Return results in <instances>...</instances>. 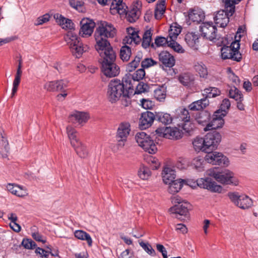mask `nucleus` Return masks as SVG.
I'll list each match as a JSON object with an SVG mask.
<instances>
[{"label": "nucleus", "mask_w": 258, "mask_h": 258, "mask_svg": "<svg viewBox=\"0 0 258 258\" xmlns=\"http://www.w3.org/2000/svg\"><path fill=\"white\" fill-rule=\"evenodd\" d=\"M156 132L159 136L169 139L177 140L182 137L180 131L177 127H165L159 128L156 130Z\"/></svg>", "instance_id": "obj_14"}, {"label": "nucleus", "mask_w": 258, "mask_h": 258, "mask_svg": "<svg viewBox=\"0 0 258 258\" xmlns=\"http://www.w3.org/2000/svg\"><path fill=\"white\" fill-rule=\"evenodd\" d=\"M199 37L195 33H188L185 36L186 44L193 50H197L199 45Z\"/></svg>", "instance_id": "obj_27"}, {"label": "nucleus", "mask_w": 258, "mask_h": 258, "mask_svg": "<svg viewBox=\"0 0 258 258\" xmlns=\"http://www.w3.org/2000/svg\"><path fill=\"white\" fill-rule=\"evenodd\" d=\"M145 76V71L144 69H140L136 71L133 74H130L127 78L131 77L135 81H139L142 80Z\"/></svg>", "instance_id": "obj_52"}, {"label": "nucleus", "mask_w": 258, "mask_h": 258, "mask_svg": "<svg viewBox=\"0 0 258 258\" xmlns=\"http://www.w3.org/2000/svg\"><path fill=\"white\" fill-rule=\"evenodd\" d=\"M205 18L204 12L200 9H194L189 11L188 13V18L194 22L199 23Z\"/></svg>", "instance_id": "obj_28"}, {"label": "nucleus", "mask_w": 258, "mask_h": 258, "mask_svg": "<svg viewBox=\"0 0 258 258\" xmlns=\"http://www.w3.org/2000/svg\"><path fill=\"white\" fill-rule=\"evenodd\" d=\"M197 185L205 189H207L212 192L221 193L223 190L221 185L218 184L211 178L206 177L201 178L197 180Z\"/></svg>", "instance_id": "obj_13"}, {"label": "nucleus", "mask_w": 258, "mask_h": 258, "mask_svg": "<svg viewBox=\"0 0 258 258\" xmlns=\"http://www.w3.org/2000/svg\"><path fill=\"white\" fill-rule=\"evenodd\" d=\"M67 133L71 146H75L77 142L80 141L77 137L78 132L74 127L69 125L67 127Z\"/></svg>", "instance_id": "obj_31"}, {"label": "nucleus", "mask_w": 258, "mask_h": 258, "mask_svg": "<svg viewBox=\"0 0 258 258\" xmlns=\"http://www.w3.org/2000/svg\"><path fill=\"white\" fill-rule=\"evenodd\" d=\"M241 0H222L225 5L226 10L232 16L235 12V5L238 3Z\"/></svg>", "instance_id": "obj_44"}, {"label": "nucleus", "mask_w": 258, "mask_h": 258, "mask_svg": "<svg viewBox=\"0 0 258 258\" xmlns=\"http://www.w3.org/2000/svg\"><path fill=\"white\" fill-rule=\"evenodd\" d=\"M66 42L71 52L77 58H80L83 53L89 49L87 45L81 41L77 31H68L66 33Z\"/></svg>", "instance_id": "obj_4"}, {"label": "nucleus", "mask_w": 258, "mask_h": 258, "mask_svg": "<svg viewBox=\"0 0 258 258\" xmlns=\"http://www.w3.org/2000/svg\"><path fill=\"white\" fill-rule=\"evenodd\" d=\"M221 139V135L217 132L207 134L204 138L197 137L192 141L194 150L196 152H208L213 150Z\"/></svg>", "instance_id": "obj_1"}, {"label": "nucleus", "mask_w": 258, "mask_h": 258, "mask_svg": "<svg viewBox=\"0 0 258 258\" xmlns=\"http://www.w3.org/2000/svg\"><path fill=\"white\" fill-rule=\"evenodd\" d=\"M165 11V6L162 4H157L155 10V17L156 19H160Z\"/></svg>", "instance_id": "obj_59"}, {"label": "nucleus", "mask_w": 258, "mask_h": 258, "mask_svg": "<svg viewBox=\"0 0 258 258\" xmlns=\"http://www.w3.org/2000/svg\"><path fill=\"white\" fill-rule=\"evenodd\" d=\"M185 182L184 180L178 179L174 181L169 183L168 191L171 194H174L178 192L182 188L183 183Z\"/></svg>", "instance_id": "obj_36"}, {"label": "nucleus", "mask_w": 258, "mask_h": 258, "mask_svg": "<svg viewBox=\"0 0 258 258\" xmlns=\"http://www.w3.org/2000/svg\"><path fill=\"white\" fill-rule=\"evenodd\" d=\"M224 117L219 111H215L213 115L212 121L207 124L204 128V131H208L222 127L224 124Z\"/></svg>", "instance_id": "obj_19"}, {"label": "nucleus", "mask_w": 258, "mask_h": 258, "mask_svg": "<svg viewBox=\"0 0 258 258\" xmlns=\"http://www.w3.org/2000/svg\"><path fill=\"white\" fill-rule=\"evenodd\" d=\"M221 43L223 46L221 49V57L223 59H231L239 61L241 59V55L239 52L240 47L238 41H233L230 46H226L225 41L226 39L222 38Z\"/></svg>", "instance_id": "obj_6"}, {"label": "nucleus", "mask_w": 258, "mask_h": 258, "mask_svg": "<svg viewBox=\"0 0 258 258\" xmlns=\"http://www.w3.org/2000/svg\"><path fill=\"white\" fill-rule=\"evenodd\" d=\"M209 104V101L206 98L196 101L189 105L190 110L195 111L200 110L206 107Z\"/></svg>", "instance_id": "obj_37"}, {"label": "nucleus", "mask_w": 258, "mask_h": 258, "mask_svg": "<svg viewBox=\"0 0 258 258\" xmlns=\"http://www.w3.org/2000/svg\"><path fill=\"white\" fill-rule=\"evenodd\" d=\"M127 35L123 39V43L136 45L141 42V38L139 35V31L135 28L130 27L126 29Z\"/></svg>", "instance_id": "obj_16"}, {"label": "nucleus", "mask_w": 258, "mask_h": 258, "mask_svg": "<svg viewBox=\"0 0 258 258\" xmlns=\"http://www.w3.org/2000/svg\"><path fill=\"white\" fill-rule=\"evenodd\" d=\"M101 44V46H98V44L95 46L96 50L101 57V63L115 61L116 53L110 46V43Z\"/></svg>", "instance_id": "obj_9"}, {"label": "nucleus", "mask_w": 258, "mask_h": 258, "mask_svg": "<svg viewBox=\"0 0 258 258\" xmlns=\"http://www.w3.org/2000/svg\"><path fill=\"white\" fill-rule=\"evenodd\" d=\"M64 83L62 80L57 81H51L46 83L44 85V88L47 91H61L63 88Z\"/></svg>", "instance_id": "obj_30"}, {"label": "nucleus", "mask_w": 258, "mask_h": 258, "mask_svg": "<svg viewBox=\"0 0 258 258\" xmlns=\"http://www.w3.org/2000/svg\"><path fill=\"white\" fill-rule=\"evenodd\" d=\"M74 149L77 154L81 158H85L88 157L89 152L87 146L81 141H79L75 145V146H72Z\"/></svg>", "instance_id": "obj_32"}, {"label": "nucleus", "mask_w": 258, "mask_h": 258, "mask_svg": "<svg viewBox=\"0 0 258 258\" xmlns=\"http://www.w3.org/2000/svg\"><path fill=\"white\" fill-rule=\"evenodd\" d=\"M207 153L205 157V161L212 165H216L220 152L215 151Z\"/></svg>", "instance_id": "obj_43"}, {"label": "nucleus", "mask_w": 258, "mask_h": 258, "mask_svg": "<svg viewBox=\"0 0 258 258\" xmlns=\"http://www.w3.org/2000/svg\"><path fill=\"white\" fill-rule=\"evenodd\" d=\"M178 80L183 85L188 86L193 83L194 78L189 73H183L179 76Z\"/></svg>", "instance_id": "obj_39"}, {"label": "nucleus", "mask_w": 258, "mask_h": 258, "mask_svg": "<svg viewBox=\"0 0 258 258\" xmlns=\"http://www.w3.org/2000/svg\"><path fill=\"white\" fill-rule=\"evenodd\" d=\"M101 72L107 77H114L119 74V68L115 61L101 63Z\"/></svg>", "instance_id": "obj_18"}, {"label": "nucleus", "mask_w": 258, "mask_h": 258, "mask_svg": "<svg viewBox=\"0 0 258 258\" xmlns=\"http://www.w3.org/2000/svg\"><path fill=\"white\" fill-rule=\"evenodd\" d=\"M229 16H231L229 12L223 10L219 11L214 17L215 23L220 27H225L229 21Z\"/></svg>", "instance_id": "obj_22"}, {"label": "nucleus", "mask_w": 258, "mask_h": 258, "mask_svg": "<svg viewBox=\"0 0 258 258\" xmlns=\"http://www.w3.org/2000/svg\"><path fill=\"white\" fill-rule=\"evenodd\" d=\"M151 175L150 169L144 165L141 166L138 171V176L143 180H147Z\"/></svg>", "instance_id": "obj_48"}, {"label": "nucleus", "mask_w": 258, "mask_h": 258, "mask_svg": "<svg viewBox=\"0 0 258 258\" xmlns=\"http://www.w3.org/2000/svg\"><path fill=\"white\" fill-rule=\"evenodd\" d=\"M75 237L79 240L86 241L89 247L92 246L93 240L89 234L82 230H77L74 232Z\"/></svg>", "instance_id": "obj_34"}, {"label": "nucleus", "mask_w": 258, "mask_h": 258, "mask_svg": "<svg viewBox=\"0 0 258 258\" xmlns=\"http://www.w3.org/2000/svg\"><path fill=\"white\" fill-rule=\"evenodd\" d=\"M190 204L187 202H183L181 204L174 205L170 208V211L175 214H179L180 216H186L188 213V209Z\"/></svg>", "instance_id": "obj_26"}, {"label": "nucleus", "mask_w": 258, "mask_h": 258, "mask_svg": "<svg viewBox=\"0 0 258 258\" xmlns=\"http://www.w3.org/2000/svg\"><path fill=\"white\" fill-rule=\"evenodd\" d=\"M127 83L126 78H123L122 81L114 79L111 80L108 84L107 90V97L109 101L112 103L115 102L122 96L126 98L127 94L125 92V84Z\"/></svg>", "instance_id": "obj_5"}, {"label": "nucleus", "mask_w": 258, "mask_h": 258, "mask_svg": "<svg viewBox=\"0 0 258 258\" xmlns=\"http://www.w3.org/2000/svg\"><path fill=\"white\" fill-rule=\"evenodd\" d=\"M156 118V116L150 111L143 113L139 120V125L142 129H146L150 127Z\"/></svg>", "instance_id": "obj_21"}, {"label": "nucleus", "mask_w": 258, "mask_h": 258, "mask_svg": "<svg viewBox=\"0 0 258 258\" xmlns=\"http://www.w3.org/2000/svg\"><path fill=\"white\" fill-rule=\"evenodd\" d=\"M116 33V29L112 24L105 21L98 22L94 33L96 44L100 46L101 44L109 43L108 38L114 37Z\"/></svg>", "instance_id": "obj_3"}, {"label": "nucleus", "mask_w": 258, "mask_h": 258, "mask_svg": "<svg viewBox=\"0 0 258 258\" xmlns=\"http://www.w3.org/2000/svg\"><path fill=\"white\" fill-rule=\"evenodd\" d=\"M123 0H112L110 7V13L112 15L118 14L120 16L125 15V10L127 7Z\"/></svg>", "instance_id": "obj_20"}, {"label": "nucleus", "mask_w": 258, "mask_h": 258, "mask_svg": "<svg viewBox=\"0 0 258 258\" xmlns=\"http://www.w3.org/2000/svg\"><path fill=\"white\" fill-rule=\"evenodd\" d=\"M152 33L150 30H146L143 36L142 45L143 48H147L151 45Z\"/></svg>", "instance_id": "obj_49"}, {"label": "nucleus", "mask_w": 258, "mask_h": 258, "mask_svg": "<svg viewBox=\"0 0 258 258\" xmlns=\"http://www.w3.org/2000/svg\"><path fill=\"white\" fill-rule=\"evenodd\" d=\"M81 28L79 33L84 38H87L90 36L94 30L95 26V23L92 20L88 18H83L81 22Z\"/></svg>", "instance_id": "obj_17"}, {"label": "nucleus", "mask_w": 258, "mask_h": 258, "mask_svg": "<svg viewBox=\"0 0 258 258\" xmlns=\"http://www.w3.org/2000/svg\"><path fill=\"white\" fill-rule=\"evenodd\" d=\"M139 244L148 254L152 256L156 255L155 250L148 242H144L142 241L139 242Z\"/></svg>", "instance_id": "obj_53"}, {"label": "nucleus", "mask_w": 258, "mask_h": 258, "mask_svg": "<svg viewBox=\"0 0 258 258\" xmlns=\"http://www.w3.org/2000/svg\"><path fill=\"white\" fill-rule=\"evenodd\" d=\"M6 187L12 194L18 197H24L28 195L27 189L23 186L17 184L8 183Z\"/></svg>", "instance_id": "obj_23"}, {"label": "nucleus", "mask_w": 258, "mask_h": 258, "mask_svg": "<svg viewBox=\"0 0 258 258\" xmlns=\"http://www.w3.org/2000/svg\"><path fill=\"white\" fill-rule=\"evenodd\" d=\"M147 161L153 169H157L160 166L158 160L154 157L149 156L147 158Z\"/></svg>", "instance_id": "obj_62"}, {"label": "nucleus", "mask_w": 258, "mask_h": 258, "mask_svg": "<svg viewBox=\"0 0 258 258\" xmlns=\"http://www.w3.org/2000/svg\"><path fill=\"white\" fill-rule=\"evenodd\" d=\"M162 177L163 182L167 184L175 180V171L171 167H164L162 172Z\"/></svg>", "instance_id": "obj_25"}, {"label": "nucleus", "mask_w": 258, "mask_h": 258, "mask_svg": "<svg viewBox=\"0 0 258 258\" xmlns=\"http://www.w3.org/2000/svg\"><path fill=\"white\" fill-rule=\"evenodd\" d=\"M90 118L89 113L84 111L74 110L69 115L68 122L74 124L84 126Z\"/></svg>", "instance_id": "obj_10"}, {"label": "nucleus", "mask_w": 258, "mask_h": 258, "mask_svg": "<svg viewBox=\"0 0 258 258\" xmlns=\"http://www.w3.org/2000/svg\"><path fill=\"white\" fill-rule=\"evenodd\" d=\"M181 31V28L179 26H177L176 24H173L170 27L169 30L168 38L169 40H175Z\"/></svg>", "instance_id": "obj_40"}, {"label": "nucleus", "mask_w": 258, "mask_h": 258, "mask_svg": "<svg viewBox=\"0 0 258 258\" xmlns=\"http://www.w3.org/2000/svg\"><path fill=\"white\" fill-rule=\"evenodd\" d=\"M230 105L231 103L229 100L225 98L222 100L220 109L216 111H219L221 114H222L223 116H225L227 114V111L229 110Z\"/></svg>", "instance_id": "obj_51"}, {"label": "nucleus", "mask_w": 258, "mask_h": 258, "mask_svg": "<svg viewBox=\"0 0 258 258\" xmlns=\"http://www.w3.org/2000/svg\"><path fill=\"white\" fill-rule=\"evenodd\" d=\"M22 244L25 248L27 249H33L36 246L35 242L29 239H23Z\"/></svg>", "instance_id": "obj_64"}, {"label": "nucleus", "mask_w": 258, "mask_h": 258, "mask_svg": "<svg viewBox=\"0 0 258 258\" xmlns=\"http://www.w3.org/2000/svg\"><path fill=\"white\" fill-rule=\"evenodd\" d=\"M131 132V125L128 122H122L118 126L116 133L118 146L123 147L127 141Z\"/></svg>", "instance_id": "obj_11"}, {"label": "nucleus", "mask_w": 258, "mask_h": 258, "mask_svg": "<svg viewBox=\"0 0 258 258\" xmlns=\"http://www.w3.org/2000/svg\"><path fill=\"white\" fill-rule=\"evenodd\" d=\"M229 96L236 101H243V95L241 92L236 87H233L229 90Z\"/></svg>", "instance_id": "obj_47"}, {"label": "nucleus", "mask_w": 258, "mask_h": 258, "mask_svg": "<svg viewBox=\"0 0 258 258\" xmlns=\"http://www.w3.org/2000/svg\"><path fill=\"white\" fill-rule=\"evenodd\" d=\"M194 70L201 78H207L208 72L206 65L202 61L195 62L194 66Z\"/></svg>", "instance_id": "obj_35"}, {"label": "nucleus", "mask_w": 258, "mask_h": 258, "mask_svg": "<svg viewBox=\"0 0 258 258\" xmlns=\"http://www.w3.org/2000/svg\"><path fill=\"white\" fill-rule=\"evenodd\" d=\"M159 60L164 66L167 68H172L175 63L174 56L166 51H163L159 53Z\"/></svg>", "instance_id": "obj_24"}, {"label": "nucleus", "mask_w": 258, "mask_h": 258, "mask_svg": "<svg viewBox=\"0 0 258 258\" xmlns=\"http://www.w3.org/2000/svg\"><path fill=\"white\" fill-rule=\"evenodd\" d=\"M217 161L216 165L227 167L230 165V161L228 158L221 152Z\"/></svg>", "instance_id": "obj_54"}, {"label": "nucleus", "mask_w": 258, "mask_h": 258, "mask_svg": "<svg viewBox=\"0 0 258 258\" xmlns=\"http://www.w3.org/2000/svg\"><path fill=\"white\" fill-rule=\"evenodd\" d=\"M211 118L210 113L207 111H202L197 115L196 120L197 122L201 125H207Z\"/></svg>", "instance_id": "obj_38"}, {"label": "nucleus", "mask_w": 258, "mask_h": 258, "mask_svg": "<svg viewBox=\"0 0 258 258\" xmlns=\"http://www.w3.org/2000/svg\"><path fill=\"white\" fill-rule=\"evenodd\" d=\"M227 196L235 206L241 209H248L253 206L252 200L245 194L240 195L238 192H229Z\"/></svg>", "instance_id": "obj_8"}, {"label": "nucleus", "mask_w": 258, "mask_h": 258, "mask_svg": "<svg viewBox=\"0 0 258 258\" xmlns=\"http://www.w3.org/2000/svg\"><path fill=\"white\" fill-rule=\"evenodd\" d=\"M52 15V14L50 15L49 13H46L44 15L38 17L34 23L35 25H41L48 22L50 20L51 16Z\"/></svg>", "instance_id": "obj_55"}, {"label": "nucleus", "mask_w": 258, "mask_h": 258, "mask_svg": "<svg viewBox=\"0 0 258 258\" xmlns=\"http://www.w3.org/2000/svg\"><path fill=\"white\" fill-rule=\"evenodd\" d=\"M142 58V54H138L134 59L127 65L126 70L129 72L134 71L139 66Z\"/></svg>", "instance_id": "obj_45"}, {"label": "nucleus", "mask_w": 258, "mask_h": 258, "mask_svg": "<svg viewBox=\"0 0 258 258\" xmlns=\"http://www.w3.org/2000/svg\"><path fill=\"white\" fill-rule=\"evenodd\" d=\"M154 97L159 101H163L166 96V88L164 86H159L154 90Z\"/></svg>", "instance_id": "obj_42"}, {"label": "nucleus", "mask_w": 258, "mask_h": 258, "mask_svg": "<svg viewBox=\"0 0 258 258\" xmlns=\"http://www.w3.org/2000/svg\"><path fill=\"white\" fill-rule=\"evenodd\" d=\"M9 151V146L8 140L4 137L3 129L0 128V153L3 158L7 157Z\"/></svg>", "instance_id": "obj_29"}, {"label": "nucleus", "mask_w": 258, "mask_h": 258, "mask_svg": "<svg viewBox=\"0 0 258 258\" xmlns=\"http://www.w3.org/2000/svg\"><path fill=\"white\" fill-rule=\"evenodd\" d=\"M149 87L148 84L143 82H140L136 87L135 94H140L149 91Z\"/></svg>", "instance_id": "obj_57"}, {"label": "nucleus", "mask_w": 258, "mask_h": 258, "mask_svg": "<svg viewBox=\"0 0 258 258\" xmlns=\"http://www.w3.org/2000/svg\"><path fill=\"white\" fill-rule=\"evenodd\" d=\"M141 3L140 2L133 5L128 10H125V15H122L121 17H125L127 21L133 23L136 22L141 15Z\"/></svg>", "instance_id": "obj_15"}, {"label": "nucleus", "mask_w": 258, "mask_h": 258, "mask_svg": "<svg viewBox=\"0 0 258 258\" xmlns=\"http://www.w3.org/2000/svg\"><path fill=\"white\" fill-rule=\"evenodd\" d=\"M132 54L131 48L127 45L121 47L120 50V57L123 61H128Z\"/></svg>", "instance_id": "obj_46"}, {"label": "nucleus", "mask_w": 258, "mask_h": 258, "mask_svg": "<svg viewBox=\"0 0 258 258\" xmlns=\"http://www.w3.org/2000/svg\"><path fill=\"white\" fill-rule=\"evenodd\" d=\"M53 16L56 23L60 25L62 29H64V17L61 14L57 13L54 14Z\"/></svg>", "instance_id": "obj_63"}, {"label": "nucleus", "mask_w": 258, "mask_h": 258, "mask_svg": "<svg viewBox=\"0 0 258 258\" xmlns=\"http://www.w3.org/2000/svg\"><path fill=\"white\" fill-rule=\"evenodd\" d=\"M206 175L213 177L218 182L223 185L237 186L239 180L233 172L228 169L213 167L206 171Z\"/></svg>", "instance_id": "obj_2"}, {"label": "nucleus", "mask_w": 258, "mask_h": 258, "mask_svg": "<svg viewBox=\"0 0 258 258\" xmlns=\"http://www.w3.org/2000/svg\"><path fill=\"white\" fill-rule=\"evenodd\" d=\"M168 46L172 48L175 52L178 53H182L184 52V49L183 47L175 40H169V43H168Z\"/></svg>", "instance_id": "obj_58"}, {"label": "nucleus", "mask_w": 258, "mask_h": 258, "mask_svg": "<svg viewBox=\"0 0 258 258\" xmlns=\"http://www.w3.org/2000/svg\"><path fill=\"white\" fill-rule=\"evenodd\" d=\"M201 35L204 37L210 40L216 42L219 40L217 38V28L212 22H205L200 26Z\"/></svg>", "instance_id": "obj_12"}, {"label": "nucleus", "mask_w": 258, "mask_h": 258, "mask_svg": "<svg viewBox=\"0 0 258 258\" xmlns=\"http://www.w3.org/2000/svg\"><path fill=\"white\" fill-rule=\"evenodd\" d=\"M205 158L198 156L192 159L189 162L190 166L198 171H202L204 170Z\"/></svg>", "instance_id": "obj_33"}, {"label": "nucleus", "mask_w": 258, "mask_h": 258, "mask_svg": "<svg viewBox=\"0 0 258 258\" xmlns=\"http://www.w3.org/2000/svg\"><path fill=\"white\" fill-rule=\"evenodd\" d=\"M220 94L221 91L215 87H209L204 90V95L208 98L215 97L219 96Z\"/></svg>", "instance_id": "obj_50"}, {"label": "nucleus", "mask_w": 258, "mask_h": 258, "mask_svg": "<svg viewBox=\"0 0 258 258\" xmlns=\"http://www.w3.org/2000/svg\"><path fill=\"white\" fill-rule=\"evenodd\" d=\"M169 38H165L161 36H158L155 40V44L156 45L157 47L163 46L164 45H167L168 46V43H169Z\"/></svg>", "instance_id": "obj_60"}, {"label": "nucleus", "mask_w": 258, "mask_h": 258, "mask_svg": "<svg viewBox=\"0 0 258 258\" xmlns=\"http://www.w3.org/2000/svg\"><path fill=\"white\" fill-rule=\"evenodd\" d=\"M178 115L179 118L182 121L190 119L188 110L185 108H180L178 109Z\"/></svg>", "instance_id": "obj_61"}, {"label": "nucleus", "mask_w": 258, "mask_h": 258, "mask_svg": "<svg viewBox=\"0 0 258 258\" xmlns=\"http://www.w3.org/2000/svg\"><path fill=\"white\" fill-rule=\"evenodd\" d=\"M180 126L182 129L187 133H190L195 127L194 123H193L190 120V119L184 120L182 123H181Z\"/></svg>", "instance_id": "obj_56"}, {"label": "nucleus", "mask_w": 258, "mask_h": 258, "mask_svg": "<svg viewBox=\"0 0 258 258\" xmlns=\"http://www.w3.org/2000/svg\"><path fill=\"white\" fill-rule=\"evenodd\" d=\"M156 119L164 124H170L172 121V117L170 114L164 112H158L156 114Z\"/></svg>", "instance_id": "obj_41"}, {"label": "nucleus", "mask_w": 258, "mask_h": 258, "mask_svg": "<svg viewBox=\"0 0 258 258\" xmlns=\"http://www.w3.org/2000/svg\"><path fill=\"white\" fill-rule=\"evenodd\" d=\"M135 139L138 145L145 151L151 154H155L157 152L156 145L151 137L145 132L137 133Z\"/></svg>", "instance_id": "obj_7"}]
</instances>
